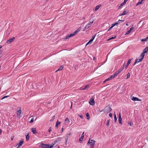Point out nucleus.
Returning <instances> with one entry per match:
<instances>
[{"instance_id": "7c9ffc66", "label": "nucleus", "mask_w": 148, "mask_h": 148, "mask_svg": "<svg viewBox=\"0 0 148 148\" xmlns=\"http://www.w3.org/2000/svg\"><path fill=\"white\" fill-rule=\"evenodd\" d=\"M60 123H61L60 122H59L58 121H57V122L56 123V126L57 127H58V125L59 124H60Z\"/></svg>"}, {"instance_id": "e433bc0d", "label": "nucleus", "mask_w": 148, "mask_h": 148, "mask_svg": "<svg viewBox=\"0 0 148 148\" xmlns=\"http://www.w3.org/2000/svg\"><path fill=\"white\" fill-rule=\"evenodd\" d=\"M9 97V96H8V95L5 96L2 98L1 100H2L5 98H7L8 97Z\"/></svg>"}, {"instance_id": "2eb2a0df", "label": "nucleus", "mask_w": 148, "mask_h": 148, "mask_svg": "<svg viewBox=\"0 0 148 148\" xmlns=\"http://www.w3.org/2000/svg\"><path fill=\"white\" fill-rule=\"evenodd\" d=\"M23 140H20L19 143L17 144V145H18V147H17V148H18L20 146H21L23 144Z\"/></svg>"}, {"instance_id": "f8f14e48", "label": "nucleus", "mask_w": 148, "mask_h": 148, "mask_svg": "<svg viewBox=\"0 0 148 148\" xmlns=\"http://www.w3.org/2000/svg\"><path fill=\"white\" fill-rule=\"evenodd\" d=\"M122 119L121 118V114H120L119 115V118L118 119V121H119V123L120 124H122Z\"/></svg>"}, {"instance_id": "412c9836", "label": "nucleus", "mask_w": 148, "mask_h": 148, "mask_svg": "<svg viewBox=\"0 0 148 148\" xmlns=\"http://www.w3.org/2000/svg\"><path fill=\"white\" fill-rule=\"evenodd\" d=\"M63 69V66H60L58 69L56 71V72H57L58 71L62 70Z\"/></svg>"}, {"instance_id": "f3484780", "label": "nucleus", "mask_w": 148, "mask_h": 148, "mask_svg": "<svg viewBox=\"0 0 148 148\" xmlns=\"http://www.w3.org/2000/svg\"><path fill=\"white\" fill-rule=\"evenodd\" d=\"M93 141H95L94 140L91 139V138H90L89 140L88 141V142L87 143V144L88 145H89L90 143H92L93 142Z\"/></svg>"}, {"instance_id": "ea45409f", "label": "nucleus", "mask_w": 148, "mask_h": 148, "mask_svg": "<svg viewBox=\"0 0 148 148\" xmlns=\"http://www.w3.org/2000/svg\"><path fill=\"white\" fill-rule=\"evenodd\" d=\"M96 34H95L94 36H92V38H91V39H92L93 40L94 39L95 37L96 36Z\"/></svg>"}, {"instance_id": "4468645a", "label": "nucleus", "mask_w": 148, "mask_h": 148, "mask_svg": "<svg viewBox=\"0 0 148 148\" xmlns=\"http://www.w3.org/2000/svg\"><path fill=\"white\" fill-rule=\"evenodd\" d=\"M95 141H93V142L92 143H90L89 144L90 145V147L91 148H93L94 147V145H95Z\"/></svg>"}, {"instance_id": "f257e3e1", "label": "nucleus", "mask_w": 148, "mask_h": 148, "mask_svg": "<svg viewBox=\"0 0 148 148\" xmlns=\"http://www.w3.org/2000/svg\"><path fill=\"white\" fill-rule=\"evenodd\" d=\"M103 111L106 113H108L112 110L110 105H108L105 107L104 109L103 110Z\"/></svg>"}, {"instance_id": "9d476101", "label": "nucleus", "mask_w": 148, "mask_h": 148, "mask_svg": "<svg viewBox=\"0 0 148 148\" xmlns=\"http://www.w3.org/2000/svg\"><path fill=\"white\" fill-rule=\"evenodd\" d=\"M131 99L133 101H141V100L138 99V98L136 97H133Z\"/></svg>"}, {"instance_id": "864d4df0", "label": "nucleus", "mask_w": 148, "mask_h": 148, "mask_svg": "<svg viewBox=\"0 0 148 148\" xmlns=\"http://www.w3.org/2000/svg\"><path fill=\"white\" fill-rule=\"evenodd\" d=\"M114 24L115 26L117 25H119V23H117V22L116 23H115Z\"/></svg>"}, {"instance_id": "6e6d98bb", "label": "nucleus", "mask_w": 148, "mask_h": 148, "mask_svg": "<svg viewBox=\"0 0 148 148\" xmlns=\"http://www.w3.org/2000/svg\"><path fill=\"white\" fill-rule=\"evenodd\" d=\"M93 40L92 39H91L89 41H90V42H91L93 41Z\"/></svg>"}, {"instance_id": "4d7b16f0", "label": "nucleus", "mask_w": 148, "mask_h": 148, "mask_svg": "<svg viewBox=\"0 0 148 148\" xmlns=\"http://www.w3.org/2000/svg\"><path fill=\"white\" fill-rule=\"evenodd\" d=\"M2 52V51L0 50V55L1 54Z\"/></svg>"}, {"instance_id": "0e129e2a", "label": "nucleus", "mask_w": 148, "mask_h": 148, "mask_svg": "<svg viewBox=\"0 0 148 148\" xmlns=\"http://www.w3.org/2000/svg\"><path fill=\"white\" fill-rule=\"evenodd\" d=\"M2 130L0 129V134L1 133Z\"/></svg>"}, {"instance_id": "c756f323", "label": "nucleus", "mask_w": 148, "mask_h": 148, "mask_svg": "<svg viewBox=\"0 0 148 148\" xmlns=\"http://www.w3.org/2000/svg\"><path fill=\"white\" fill-rule=\"evenodd\" d=\"M89 86L88 85H86V86H85L84 88L83 89V90H84L86 89L87 88H89Z\"/></svg>"}, {"instance_id": "7ed1b4c3", "label": "nucleus", "mask_w": 148, "mask_h": 148, "mask_svg": "<svg viewBox=\"0 0 148 148\" xmlns=\"http://www.w3.org/2000/svg\"><path fill=\"white\" fill-rule=\"evenodd\" d=\"M93 21H92L91 22H90V23H88L87 25H86L85 27H84V29H83V31H84L85 30H86L87 29H88L89 27L91 25H92V24L93 23Z\"/></svg>"}, {"instance_id": "bf43d9fd", "label": "nucleus", "mask_w": 148, "mask_h": 148, "mask_svg": "<svg viewBox=\"0 0 148 148\" xmlns=\"http://www.w3.org/2000/svg\"><path fill=\"white\" fill-rule=\"evenodd\" d=\"M90 42V41H89L86 44V46L87 45H88Z\"/></svg>"}, {"instance_id": "a18cd8bd", "label": "nucleus", "mask_w": 148, "mask_h": 148, "mask_svg": "<svg viewBox=\"0 0 148 148\" xmlns=\"http://www.w3.org/2000/svg\"><path fill=\"white\" fill-rule=\"evenodd\" d=\"M120 73L118 71L116 72L115 73L116 74V75L117 76Z\"/></svg>"}, {"instance_id": "b1692460", "label": "nucleus", "mask_w": 148, "mask_h": 148, "mask_svg": "<svg viewBox=\"0 0 148 148\" xmlns=\"http://www.w3.org/2000/svg\"><path fill=\"white\" fill-rule=\"evenodd\" d=\"M65 122L66 123H69V120L68 118L67 117L65 119Z\"/></svg>"}, {"instance_id": "72a5a7b5", "label": "nucleus", "mask_w": 148, "mask_h": 148, "mask_svg": "<svg viewBox=\"0 0 148 148\" xmlns=\"http://www.w3.org/2000/svg\"><path fill=\"white\" fill-rule=\"evenodd\" d=\"M55 116H53L52 117L51 119V120H50V121H53L54 119L55 118Z\"/></svg>"}, {"instance_id": "20e7f679", "label": "nucleus", "mask_w": 148, "mask_h": 148, "mask_svg": "<svg viewBox=\"0 0 148 148\" xmlns=\"http://www.w3.org/2000/svg\"><path fill=\"white\" fill-rule=\"evenodd\" d=\"M15 39V38L13 37L12 38H10L6 41V42L8 44H10L12 42H13Z\"/></svg>"}, {"instance_id": "1a4fd4ad", "label": "nucleus", "mask_w": 148, "mask_h": 148, "mask_svg": "<svg viewBox=\"0 0 148 148\" xmlns=\"http://www.w3.org/2000/svg\"><path fill=\"white\" fill-rule=\"evenodd\" d=\"M32 132H33V134H36L37 132L35 128H32L31 129Z\"/></svg>"}, {"instance_id": "49530a36", "label": "nucleus", "mask_w": 148, "mask_h": 148, "mask_svg": "<svg viewBox=\"0 0 148 148\" xmlns=\"http://www.w3.org/2000/svg\"><path fill=\"white\" fill-rule=\"evenodd\" d=\"M51 131V127H50L49 128V132H50Z\"/></svg>"}, {"instance_id": "2f4dec72", "label": "nucleus", "mask_w": 148, "mask_h": 148, "mask_svg": "<svg viewBox=\"0 0 148 148\" xmlns=\"http://www.w3.org/2000/svg\"><path fill=\"white\" fill-rule=\"evenodd\" d=\"M114 122H116L117 121V118H116V115L115 114H114Z\"/></svg>"}, {"instance_id": "4c0bfd02", "label": "nucleus", "mask_w": 148, "mask_h": 148, "mask_svg": "<svg viewBox=\"0 0 148 148\" xmlns=\"http://www.w3.org/2000/svg\"><path fill=\"white\" fill-rule=\"evenodd\" d=\"M110 121V120H107V124H106L107 126H108L109 125Z\"/></svg>"}, {"instance_id": "a878e982", "label": "nucleus", "mask_w": 148, "mask_h": 148, "mask_svg": "<svg viewBox=\"0 0 148 148\" xmlns=\"http://www.w3.org/2000/svg\"><path fill=\"white\" fill-rule=\"evenodd\" d=\"M29 133H28L27 134V135L26 136V140L27 141L29 140Z\"/></svg>"}, {"instance_id": "37998d69", "label": "nucleus", "mask_w": 148, "mask_h": 148, "mask_svg": "<svg viewBox=\"0 0 148 148\" xmlns=\"http://www.w3.org/2000/svg\"><path fill=\"white\" fill-rule=\"evenodd\" d=\"M134 29V27H133V26H132V27L130 28V31L131 32V31H132L133 29Z\"/></svg>"}, {"instance_id": "4be33fe9", "label": "nucleus", "mask_w": 148, "mask_h": 148, "mask_svg": "<svg viewBox=\"0 0 148 148\" xmlns=\"http://www.w3.org/2000/svg\"><path fill=\"white\" fill-rule=\"evenodd\" d=\"M112 79H113V78H112V76H111L108 77V79H106L104 81V83H105V82H106V81H108L110 80H111Z\"/></svg>"}, {"instance_id": "680f3d73", "label": "nucleus", "mask_w": 148, "mask_h": 148, "mask_svg": "<svg viewBox=\"0 0 148 148\" xmlns=\"http://www.w3.org/2000/svg\"><path fill=\"white\" fill-rule=\"evenodd\" d=\"M128 65H127H127L125 67L126 69L127 67L128 66Z\"/></svg>"}, {"instance_id": "13d9d810", "label": "nucleus", "mask_w": 148, "mask_h": 148, "mask_svg": "<svg viewBox=\"0 0 148 148\" xmlns=\"http://www.w3.org/2000/svg\"><path fill=\"white\" fill-rule=\"evenodd\" d=\"M11 140H13V139L14 137H11Z\"/></svg>"}, {"instance_id": "3c124183", "label": "nucleus", "mask_w": 148, "mask_h": 148, "mask_svg": "<svg viewBox=\"0 0 148 148\" xmlns=\"http://www.w3.org/2000/svg\"><path fill=\"white\" fill-rule=\"evenodd\" d=\"M116 37V36H115L114 37H111V38H110V39H113L114 38H115Z\"/></svg>"}, {"instance_id": "69168bd1", "label": "nucleus", "mask_w": 148, "mask_h": 148, "mask_svg": "<svg viewBox=\"0 0 148 148\" xmlns=\"http://www.w3.org/2000/svg\"><path fill=\"white\" fill-rule=\"evenodd\" d=\"M82 119L83 118V117H82V116H81L80 115L79 116Z\"/></svg>"}, {"instance_id": "79ce46f5", "label": "nucleus", "mask_w": 148, "mask_h": 148, "mask_svg": "<svg viewBox=\"0 0 148 148\" xmlns=\"http://www.w3.org/2000/svg\"><path fill=\"white\" fill-rule=\"evenodd\" d=\"M130 30H129L128 31H127L126 33L125 34V35H126L127 34H129L130 32Z\"/></svg>"}, {"instance_id": "e2e57ef3", "label": "nucleus", "mask_w": 148, "mask_h": 148, "mask_svg": "<svg viewBox=\"0 0 148 148\" xmlns=\"http://www.w3.org/2000/svg\"><path fill=\"white\" fill-rule=\"evenodd\" d=\"M111 28V27H110L108 30V31H109L112 28Z\"/></svg>"}, {"instance_id": "774afa93", "label": "nucleus", "mask_w": 148, "mask_h": 148, "mask_svg": "<svg viewBox=\"0 0 148 148\" xmlns=\"http://www.w3.org/2000/svg\"><path fill=\"white\" fill-rule=\"evenodd\" d=\"M2 47V46L1 45H0V49H1Z\"/></svg>"}, {"instance_id": "a211bd4d", "label": "nucleus", "mask_w": 148, "mask_h": 148, "mask_svg": "<svg viewBox=\"0 0 148 148\" xmlns=\"http://www.w3.org/2000/svg\"><path fill=\"white\" fill-rule=\"evenodd\" d=\"M128 12L126 10H125L122 13L120 14L119 15V16H121L125 15Z\"/></svg>"}, {"instance_id": "603ef678", "label": "nucleus", "mask_w": 148, "mask_h": 148, "mask_svg": "<svg viewBox=\"0 0 148 148\" xmlns=\"http://www.w3.org/2000/svg\"><path fill=\"white\" fill-rule=\"evenodd\" d=\"M127 1V0H124V2H123L125 4L126 2Z\"/></svg>"}, {"instance_id": "f03ea898", "label": "nucleus", "mask_w": 148, "mask_h": 148, "mask_svg": "<svg viewBox=\"0 0 148 148\" xmlns=\"http://www.w3.org/2000/svg\"><path fill=\"white\" fill-rule=\"evenodd\" d=\"M52 145L49 146L50 145L41 143V146L42 148H52L53 147V145H54L55 143H52Z\"/></svg>"}, {"instance_id": "052dcab7", "label": "nucleus", "mask_w": 148, "mask_h": 148, "mask_svg": "<svg viewBox=\"0 0 148 148\" xmlns=\"http://www.w3.org/2000/svg\"><path fill=\"white\" fill-rule=\"evenodd\" d=\"M50 102H46V104H49L50 103Z\"/></svg>"}, {"instance_id": "8fccbe9b", "label": "nucleus", "mask_w": 148, "mask_h": 148, "mask_svg": "<svg viewBox=\"0 0 148 148\" xmlns=\"http://www.w3.org/2000/svg\"><path fill=\"white\" fill-rule=\"evenodd\" d=\"M109 116L110 117H112V114L111 113H110L109 114Z\"/></svg>"}, {"instance_id": "c85d7f7f", "label": "nucleus", "mask_w": 148, "mask_h": 148, "mask_svg": "<svg viewBox=\"0 0 148 148\" xmlns=\"http://www.w3.org/2000/svg\"><path fill=\"white\" fill-rule=\"evenodd\" d=\"M86 116L87 117V119L88 120H89V119H90V117L89 114L88 113H86Z\"/></svg>"}, {"instance_id": "58836bf2", "label": "nucleus", "mask_w": 148, "mask_h": 148, "mask_svg": "<svg viewBox=\"0 0 148 148\" xmlns=\"http://www.w3.org/2000/svg\"><path fill=\"white\" fill-rule=\"evenodd\" d=\"M131 60H129L127 62V65H129L131 63Z\"/></svg>"}, {"instance_id": "5fc2aeb1", "label": "nucleus", "mask_w": 148, "mask_h": 148, "mask_svg": "<svg viewBox=\"0 0 148 148\" xmlns=\"http://www.w3.org/2000/svg\"><path fill=\"white\" fill-rule=\"evenodd\" d=\"M67 141H68V140H65V144L66 145H67Z\"/></svg>"}, {"instance_id": "0eeeda50", "label": "nucleus", "mask_w": 148, "mask_h": 148, "mask_svg": "<svg viewBox=\"0 0 148 148\" xmlns=\"http://www.w3.org/2000/svg\"><path fill=\"white\" fill-rule=\"evenodd\" d=\"M74 36V34L73 33H71L69 35L66 36V38H64V39L66 40L69 39L70 37H73Z\"/></svg>"}, {"instance_id": "393cba45", "label": "nucleus", "mask_w": 148, "mask_h": 148, "mask_svg": "<svg viewBox=\"0 0 148 148\" xmlns=\"http://www.w3.org/2000/svg\"><path fill=\"white\" fill-rule=\"evenodd\" d=\"M125 4L123 3H121L119 7L118 8V9H120L123 5H125Z\"/></svg>"}, {"instance_id": "9b49d317", "label": "nucleus", "mask_w": 148, "mask_h": 148, "mask_svg": "<svg viewBox=\"0 0 148 148\" xmlns=\"http://www.w3.org/2000/svg\"><path fill=\"white\" fill-rule=\"evenodd\" d=\"M21 110H19L17 112V116L18 117L20 118L21 117Z\"/></svg>"}, {"instance_id": "dca6fc26", "label": "nucleus", "mask_w": 148, "mask_h": 148, "mask_svg": "<svg viewBox=\"0 0 148 148\" xmlns=\"http://www.w3.org/2000/svg\"><path fill=\"white\" fill-rule=\"evenodd\" d=\"M143 1H144V0H141V1L139 0L138 2L136 4V5H140L141 4H142L143 3Z\"/></svg>"}, {"instance_id": "de8ad7c7", "label": "nucleus", "mask_w": 148, "mask_h": 148, "mask_svg": "<svg viewBox=\"0 0 148 148\" xmlns=\"http://www.w3.org/2000/svg\"><path fill=\"white\" fill-rule=\"evenodd\" d=\"M129 124L130 125V126H132L133 125V123L132 122H130L129 123Z\"/></svg>"}, {"instance_id": "5701e85b", "label": "nucleus", "mask_w": 148, "mask_h": 148, "mask_svg": "<svg viewBox=\"0 0 148 148\" xmlns=\"http://www.w3.org/2000/svg\"><path fill=\"white\" fill-rule=\"evenodd\" d=\"M139 61V59H138V58H136L134 64H133V66L135 65L136 63H138L140 62V61Z\"/></svg>"}, {"instance_id": "f704fd0d", "label": "nucleus", "mask_w": 148, "mask_h": 148, "mask_svg": "<svg viewBox=\"0 0 148 148\" xmlns=\"http://www.w3.org/2000/svg\"><path fill=\"white\" fill-rule=\"evenodd\" d=\"M124 20H119L118 22H117V23H119V24L121 22H123Z\"/></svg>"}, {"instance_id": "aec40b11", "label": "nucleus", "mask_w": 148, "mask_h": 148, "mask_svg": "<svg viewBox=\"0 0 148 148\" xmlns=\"http://www.w3.org/2000/svg\"><path fill=\"white\" fill-rule=\"evenodd\" d=\"M101 6V4H99L97 6H96L95 8V10L96 11L98 10Z\"/></svg>"}, {"instance_id": "ddd939ff", "label": "nucleus", "mask_w": 148, "mask_h": 148, "mask_svg": "<svg viewBox=\"0 0 148 148\" xmlns=\"http://www.w3.org/2000/svg\"><path fill=\"white\" fill-rule=\"evenodd\" d=\"M84 132L81 135V137L79 139V141H82V140L84 137Z\"/></svg>"}, {"instance_id": "6ab92c4d", "label": "nucleus", "mask_w": 148, "mask_h": 148, "mask_svg": "<svg viewBox=\"0 0 148 148\" xmlns=\"http://www.w3.org/2000/svg\"><path fill=\"white\" fill-rule=\"evenodd\" d=\"M143 52L142 53H144L145 54V53H146L148 52V47H146L143 51Z\"/></svg>"}, {"instance_id": "423d86ee", "label": "nucleus", "mask_w": 148, "mask_h": 148, "mask_svg": "<svg viewBox=\"0 0 148 148\" xmlns=\"http://www.w3.org/2000/svg\"><path fill=\"white\" fill-rule=\"evenodd\" d=\"M145 56V54L144 53H142L141 54L140 56L138 57V58H140L139 59V61H141L144 58V56Z\"/></svg>"}, {"instance_id": "39448f33", "label": "nucleus", "mask_w": 148, "mask_h": 148, "mask_svg": "<svg viewBox=\"0 0 148 148\" xmlns=\"http://www.w3.org/2000/svg\"><path fill=\"white\" fill-rule=\"evenodd\" d=\"M89 102L90 104L92 106L94 105L95 103L94 99L92 98L90 99Z\"/></svg>"}, {"instance_id": "09e8293b", "label": "nucleus", "mask_w": 148, "mask_h": 148, "mask_svg": "<svg viewBox=\"0 0 148 148\" xmlns=\"http://www.w3.org/2000/svg\"><path fill=\"white\" fill-rule=\"evenodd\" d=\"M114 26H115L114 24H112V25H111V28H112Z\"/></svg>"}, {"instance_id": "473e14b6", "label": "nucleus", "mask_w": 148, "mask_h": 148, "mask_svg": "<svg viewBox=\"0 0 148 148\" xmlns=\"http://www.w3.org/2000/svg\"><path fill=\"white\" fill-rule=\"evenodd\" d=\"M130 73H128L127 74L126 79H127L128 78H129L130 77Z\"/></svg>"}, {"instance_id": "cd10ccee", "label": "nucleus", "mask_w": 148, "mask_h": 148, "mask_svg": "<svg viewBox=\"0 0 148 148\" xmlns=\"http://www.w3.org/2000/svg\"><path fill=\"white\" fill-rule=\"evenodd\" d=\"M124 66V65H123ZM124 69L123 66L121 67L118 71L119 72V73H120Z\"/></svg>"}, {"instance_id": "c9c22d12", "label": "nucleus", "mask_w": 148, "mask_h": 148, "mask_svg": "<svg viewBox=\"0 0 148 148\" xmlns=\"http://www.w3.org/2000/svg\"><path fill=\"white\" fill-rule=\"evenodd\" d=\"M141 41H142V42H146V41H147V40L146 38H145L144 39H141Z\"/></svg>"}, {"instance_id": "c03bdc74", "label": "nucleus", "mask_w": 148, "mask_h": 148, "mask_svg": "<svg viewBox=\"0 0 148 148\" xmlns=\"http://www.w3.org/2000/svg\"><path fill=\"white\" fill-rule=\"evenodd\" d=\"M33 118H32V119L29 122L30 123H32L33 122Z\"/></svg>"}, {"instance_id": "6e6552de", "label": "nucleus", "mask_w": 148, "mask_h": 148, "mask_svg": "<svg viewBox=\"0 0 148 148\" xmlns=\"http://www.w3.org/2000/svg\"><path fill=\"white\" fill-rule=\"evenodd\" d=\"M81 27H79L76 30L75 32H74L73 33V34H74V36H75L79 32V31L81 30Z\"/></svg>"}, {"instance_id": "bb28decb", "label": "nucleus", "mask_w": 148, "mask_h": 148, "mask_svg": "<svg viewBox=\"0 0 148 148\" xmlns=\"http://www.w3.org/2000/svg\"><path fill=\"white\" fill-rule=\"evenodd\" d=\"M70 134H71L70 133V134H67L66 135V137L65 140H68L69 138V137L70 136Z\"/></svg>"}, {"instance_id": "338daca9", "label": "nucleus", "mask_w": 148, "mask_h": 148, "mask_svg": "<svg viewBox=\"0 0 148 148\" xmlns=\"http://www.w3.org/2000/svg\"><path fill=\"white\" fill-rule=\"evenodd\" d=\"M63 130H64V129L62 127V132H63Z\"/></svg>"}, {"instance_id": "a19ab883", "label": "nucleus", "mask_w": 148, "mask_h": 148, "mask_svg": "<svg viewBox=\"0 0 148 148\" xmlns=\"http://www.w3.org/2000/svg\"><path fill=\"white\" fill-rule=\"evenodd\" d=\"M116 76V74L115 73L111 75L112 77L113 78H114Z\"/></svg>"}]
</instances>
